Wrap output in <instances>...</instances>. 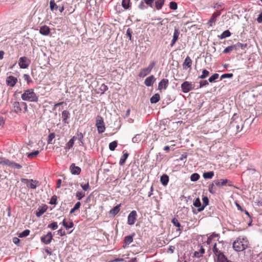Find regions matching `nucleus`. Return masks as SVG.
I'll return each mask as SVG.
<instances>
[{"label":"nucleus","instance_id":"22","mask_svg":"<svg viewBox=\"0 0 262 262\" xmlns=\"http://www.w3.org/2000/svg\"><path fill=\"white\" fill-rule=\"evenodd\" d=\"M193 205L198 208V211L201 212L204 210V207L201 204L200 200L199 198H196L193 202Z\"/></svg>","mask_w":262,"mask_h":262},{"label":"nucleus","instance_id":"7","mask_svg":"<svg viewBox=\"0 0 262 262\" xmlns=\"http://www.w3.org/2000/svg\"><path fill=\"white\" fill-rule=\"evenodd\" d=\"M181 90L184 93H187L194 88V84L192 82L185 81L181 84Z\"/></svg>","mask_w":262,"mask_h":262},{"label":"nucleus","instance_id":"58","mask_svg":"<svg viewBox=\"0 0 262 262\" xmlns=\"http://www.w3.org/2000/svg\"><path fill=\"white\" fill-rule=\"evenodd\" d=\"M172 223L176 227H180L181 226L180 223L179 222L178 220L176 218H174L172 220Z\"/></svg>","mask_w":262,"mask_h":262},{"label":"nucleus","instance_id":"64","mask_svg":"<svg viewBox=\"0 0 262 262\" xmlns=\"http://www.w3.org/2000/svg\"><path fill=\"white\" fill-rule=\"evenodd\" d=\"M257 21L259 23H261L262 22V12L260 13V14L258 15V17L257 18Z\"/></svg>","mask_w":262,"mask_h":262},{"label":"nucleus","instance_id":"6","mask_svg":"<svg viewBox=\"0 0 262 262\" xmlns=\"http://www.w3.org/2000/svg\"><path fill=\"white\" fill-rule=\"evenodd\" d=\"M155 64V61H152L149 64L147 68L142 69L138 74V76L140 77H144L147 76L151 72Z\"/></svg>","mask_w":262,"mask_h":262},{"label":"nucleus","instance_id":"9","mask_svg":"<svg viewBox=\"0 0 262 262\" xmlns=\"http://www.w3.org/2000/svg\"><path fill=\"white\" fill-rule=\"evenodd\" d=\"M214 183L215 184V186L220 188L226 185L229 186H233L232 182L228 180V179L215 180H214Z\"/></svg>","mask_w":262,"mask_h":262},{"label":"nucleus","instance_id":"19","mask_svg":"<svg viewBox=\"0 0 262 262\" xmlns=\"http://www.w3.org/2000/svg\"><path fill=\"white\" fill-rule=\"evenodd\" d=\"M156 79L154 75H150L149 77H147L145 81L144 84L147 86H150L152 85L154 82L155 81Z\"/></svg>","mask_w":262,"mask_h":262},{"label":"nucleus","instance_id":"14","mask_svg":"<svg viewBox=\"0 0 262 262\" xmlns=\"http://www.w3.org/2000/svg\"><path fill=\"white\" fill-rule=\"evenodd\" d=\"M169 81L167 79H163L158 84V89L161 91L162 90H166L168 86Z\"/></svg>","mask_w":262,"mask_h":262},{"label":"nucleus","instance_id":"18","mask_svg":"<svg viewBox=\"0 0 262 262\" xmlns=\"http://www.w3.org/2000/svg\"><path fill=\"white\" fill-rule=\"evenodd\" d=\"M135 233H133L132 235H127L124 237V245L123 246L124 248L126 246L129 245L130 244H131L133 242V238H134V236H135Z\"/></svg>","mask_w":262,"mask_h":262},{"label":"nucleus","instance_id":"54","mask_svg":"<svg viewBox=\"0 0 262 262\" xmlns=\"http://www.w3.org/2000/svg\"><path fill=\"white\" fill-rule=\"evenodd\" d=\"M8 159L3 157H0V164L3 165H7Z\"/></svg>","mask_w":262,"mask_h":262},{"label":"nucleus","instance_id":"37","mask_svg":"<svg viewBox=\"0 0 262 262\" xmlns=\"http://www.w3.org/2000/svg\"><path fill=\"white\" fill-rule=\"evenodd\" d=\"M215 184L214 183V181L213 183L209 186L208 190L210 193L214 194L216 193V189L215 187Z\"/></svg>","mask_w":262,"mask_h":262},{"label":"nucleus","instance_id":"4","mask_svg":"<svg viewBox=\"0 0 262 262\" xmlns=\"http://www.w3.org/2000/svg\"><path fill=\"white\" fill-rule=\"evenodd\" d=\"M213 236L212 235L208 237L207 243L208 245H213L212 251L215 256L223 253V244L221 242L214 243L213 242Z\"/></svg>","mask_w":262,"mask_h":262},{"label":"nucleus","instance_id":"10","mask_svg":"<svg viewBox=\"0 0 262 262\" xmlns=\"http://www.w3.org/2000/svg\"><path fill=\"white\" fill-rule=\"evenodd\" d=\"M18 81L17 78L13 76H9L6 80V84L11 88L14 87Z\"/></svg>","mask_w":262,"mask_h":262},{"label":"nucleus","instance_id":"40","mask_svg":"<svg viewBox=\"0 0 262 262\" xmlns=\"http://www.w3.org/2000/svg\"><path fill=\"white\" fill-rule=\"evenodd\" d=\"M130 0H122V6L125 9H127L130 6Z\"/></svg>","mask_w":262,"mask_h":262},{"label":"nucleus","instance_id":"49","mask_svg":"<svg viewBox=\"0 0 262 262\" xmlns=\"http://www.w3.org/2000/svg\"><path fill=\"white\" fill-rule=\"evenodd\" d=\"M55 137V135L54 133H51L49 134V135L48 136V144H52V140H53V139Z\"/></svg>","mask_w":262,"mask_h":262},{"label":"nucleus","instance_id":"60","mask_svg":"<svg viewBox=\"0 0 262 262\" xmlns=\"http://www.w3.org/2000/svg\"><path fill=\"white\" fill-rule=\"evenodd\" d=\"M77 136H78V139L79 141L81 142V144L83 145V142L82 141L83 138V134L81 133H80L79 134H77Z\"/></svg>","mask_w":262,"mask_h":262},{"label":"nucleus","instance_id":"57","mask_svg":"<svg viewBox=\"0 0 262 262\" xmlns=\"http://www.w3.org/2000/svg\"><path fill=\"white\" fill-rule=\"evenodd\" d=\"M155 0H144V3L150 7H153V3Z\"/></svg>","mask_w":262,"mask_h":262},{"label":"nucleus","instance_id":"31","mask_svg":"<svg viewBox=\"0 0 262 262\" xmlns=\"http://www.w3.org/2000/svg\"><path fill=\"white\" fill-rule=\"evenodd\" d=\"M204 253L205 250L203 248V247H201L199 251H196L194 252V256L195 257L199 258L201 257Z\"/></svg>","mask_w":262,"mask_h":262},{"label":"nucleus","instance_id":"53","mask_svg":"<svg viewBox=\"0 0 262 262\" xmlns=\"http://www.w3.org/2000/svg\"><path fill=\"white\" fill-rule=\"evenodd\" d=\"M203 201V207H204V209L205 207L208 205L209 203V199L207 196H204L202 199Z\"/></svg>","mask_w":262,"mask_h":262},{"label":"nucleus","instance_id":"11","mask_svg":"<svg viewBox=\"0 0 262 262\" xmlns=\"http://www.w3.org/2000/svg\"><path fill=\"white\" fill-rule=\"evenodd\" d=\"M137 212L135 210L131 211L127 217V224L129 225H134L137 220Z\"/></svg>","mask_w":262,"mask_h":262},{"label":"nucleus","instance_id":"1","mask_svg":"<svg viewBox=\"0 0 262 262\" xmlns=\"http://www.w3.org/2000/svg\"><path fill=\"white\" fill-rule=\"evenodd\" d=\"M12 111L18 115L25 114L28 111V105L24 101L12 102Z\"/></svg>","mask_w":262,"mask_h":262},{"label":"nucleus","instance_id":"23","mask_svg":"<svg viewBox=\"0 0 262 262\" xmlns=\"http://www.w3.org/2000/svg\"><path fill=\"white\" fill-rule=\"evenodd\" d=\"M62 225L67 229H69L72 228L74 226L73 222L71 220H69L67 221L66 219H64L62 221Z\"/></svg>","mask_w":262,"mask_h":262},{"label":"nucleus","instance_id":"50","mask_svg":"<svg viewBox=\"0 0 262 262\" xmlns=\"http://www.w3.org/2000/svg\"><path fill=\"white\" fill-rule=\"evenodd\" d=\"M23 78H24V80L27 81L28 84H29L30 83L32 82V80L30 75L28 74H24Z\"/></svg>","mask_w":262,"mask_h":262},{"label":"nucleus","instance_id":"55","mask_svg":"<svg viewBox=\"0 0 262 262\" xmlns=\"http://www.w3.org/2000/svg\"><path fill=\"white\" fill-rule=\"evenodd\" d=\"M50 204L52 205H56L57 204V196L53 195L50 201Z\"/></svg>","mask_w":262,"mask_h":262},{"label":"nucleus","instance_id":"35","mask_svg":"<svg viewBox=\"0 0 262 262\" xmlns=\"http://www.w3.org/2000/svg\"><path fill=\"white\" fill-rule=\"evenodd\" d=\"M38 182L36 180H30V182L29 184H28V187H29L31 189H35L37 186V184Z\"/></svg>","mask_w":262,"mask_h":262},{"label":"nucleus","instance_id":"56","mask_svg":"<svg viewBox=\"0 0 262 262\" xmlns=\"http://www.w3.org/2000/svg\"><path fill=\"white\" fill-rule=\"evenodd\" d=\"M232 77H233V74H232V73L224 74H223L221 76V79H223L224 78H232Z\"/></svg>","mask_w":262,"mask_h":262},{"label":"nucleus","instance_id":"17","mask_svg":"<svg viewBox=\"0 0 262 262\" xmlns=\"http://www.w3.org/2000/svg\"><path fill=\"white\" fill-rule=\"evenodd\" d=\"M47 209L48 206L46 205L39 207L36 211V215L37 217H40L47 210Z\"/></svg>","mask_w":262,"mask_h":262},{"label":"nucleus","instance_id":"26","mask_svg":"<svg viewBox=\"0 0 262 262\" xmlns=\"http://www.w3.org/2000/svg\"><path fill=\"white\" fill-rule=\"evenodd\" d=\"M169 181V177L166 174H163L161 177L160 182L164 186H166Z\"/></svg>","mask_w":262,"mask_h":262},{"label":"nucleus","instance_id":"52","mask_svg":"<svg viewBox=\"0 0 262 262\" xmlns=\"http://www.w3.org/2000/svg\"><path fill=\"white\" fill-rule=\"evenodd\" d=\"M169 8L171 10H175L178 8V5L176 2H171L169 4Z\"/></svg>","mask_w":262,"mask_h":262},{"label":"nucleus","instance_id":"41","mask_svg":"<svg viewBox=\"0 0 262 262\" xmlns=\"http://www.w3.org/2000/svg\"><path fill=\"white\" fill-rule=\"evenodd\" d=\"M39 153L38 150H35L32 152L29 153L27 155V157L28 158L33 159L34 157H36Z\"/></svg>","mask_w":262,"mask_h":262},{"label":"nucleus","instance_id":"42","mask_svg":"<svg viewBox=\"0 0 262 262\" xmlns=\"http://www.w3.org/2000/svg\"><path fill=\"white\" fill-rule=\"evenodd\" d=\"M209 74V72L206 69H204L202 71V74L201 75L199 76V78L201 79H205L206 78Z\"/></svg>","mask_w":262,"mask_h":262},{"label":"nucleus","instance_id":"28","mask_svg":"<svg viewBox=\"0 0 262 262\" xmlns=\"http://www.w3.org/2000/svg\"><path fill=\"white\" fill-rule=\"evenodd\" d=\"M121 204L117 205L115 207H114L112 209H111L110 211V214L115 216L120 211Z\"/></svg>","mask_w":262,"mask_h":262},{"label":"nucleus","instance_id":"2","mask_svg":"<svg viewBox=\"0 0 262 262\" xmlns=\"http://www.w3.org/2000/svg\"><path fill=\"white\" fill-rule=\"evenodd\" d=\"M249 242L246 237L239 236L233 243V249L238 252L242 251L248 247Z\"/></svg>","mask_w":262,"mask_h":262},{"label":"nucleus","instance_id":"43","mask_svg":"<svg viewBox=\"0 0 262 262\" xmlns=\"http://www.w3.org/2000/svg\"><path fill=\"white\" fill-rule=\"evenodd\" d=\"M80 206H81V203L80 202H77L75 204L74 207L70 210V213L72 214L73 212H74V211L75 210L78 209L80 208Z\"/></svg>","mask_w":262,"mask_h":262},{"label":"nucleus","instance_id":"15","mask_svg":"<svg viewBox=\"0 0 262 262\" xmlns=\"http://www.w3.org/2000/svg\"><path fill=\"white\" fill-rule=\"evenodd\" d=\"M214 262H230L225 256V255L222 253L217 256H214Z\"/></svg>","mask_w":262,"mask_h":262},{"label":"nucleus","instance_id":"39","mask_svg":"<svg viewBox=\"0 0 262 262\" xmlns=\"http://www.w3.org/2000/svg\"><path fill=\"white\" fill-rule=\"evenodd\" d=\"M219 77V75L217 73L213 74L211 76H210L208 80L210 82H214L215 81V80L218 79Z\"/></svg>","mask_w":262,"mask_h":262},{"label":"nucleus","instance_id":"3","mask_svg":"<svg viewBox=\"0 0 262 262\" xmlns=\"http://www.w3.org/2000/svg\"><path fill=\"white\" fill-rule=\"evenodd\" d=\"M21 98L23 101L28 102H37L38 100V97L37 94L34 92L32 89H28L25 90L24 93L21 95Z\"/></svg>","mask_w":262,"mask_h":262},{"label":"nucleus","instance_id":"47","mask_svg":"<svg viewBox=\"0 0 262 262\" xmlns=\"http://www.w3.org/2000/svg\"><path fill=\"white\" fill-rule=\"evenodd\" d=\"M48 228L51 229L52 230H56L58 228V225L57 222H53L50 224H49Z\"/></svg>","mask_w":262,"mask_h":262},{"label":"nucleus","instance_id":"8","mask_svg":"<svg viewBox=\"0 0 262 262\" xmlns=\"http://www.w3.org/2000/svg\"><path fill=\"white\" fill-rule=\"evenodd\" d=\"M31 63V60L26 56L21 57L18 60V65L21 69L27 68Z\"/></svg>","mask_w":262,"mask_h":262},{"label":"nucleus","instance_id":"48","mask_svg":"<svg viewBox=\"0 0 262 262\" xmlns=\"http://www.w3.org/2000/svg\"><path fill=\"white\" fill-rule=\"evenodd\" d=\"M85 195V193L81 191H77L76 193V196L79 200H81Z\"/></svg>","mask_w":262,"mask_h":262},{"label":"nucleus","instance_id":"44","mask_svg":"<svg viewBox=\"0 0 262 262\" xmlns=\"http://www.w3.org/2000/svg\"><path fill=\"white\" fill-rule=\"evenodd\" d=\"M30 231L28 229H26L19 234V237H26L30 234Z\"/></svg>","mask_w":262,"mask_h":262},{"label":"nucleus","instance_id":"29","mask_svg":"<svg viewBox=\"0 0 262 262\" xmlns=\"http://www.w3.org/2000/svg\"><path fill=\"white\" fill-rule=\"evenodd\" d=\"M7 166H9L11 167H15L17 169H20L22 167L21 165H20L19 164L16 163L13 161H11L9 160H8V163L7 164Z\"/></svg>","mask_w":262,"mask_h":262},{"label":"nucleus","instance_id":"5","mask_svg":"<svg viewBox=\"0 0 262 262\" xmlns=\"http://www.w3.org/2000/svg\"><path fill=\"white\" fill-rule=\"evenodd\" d=\"M96 126L97 128L98 132L99 134H102L104 132L105 127L103 118L98 115L96 119Z\"/></svg>","mask_w":262,"mask_h":262},{"label":"nucleus","instance_id":"25","mask_svg":"<svg viewBox=\"0 0 262 262\" xmlns=\"http://www.w3.org/2000/svg\"><path fill=\"white\" fill-rule=\"evenodd\" d=\"M129 154L126 150H123V155L120 158V160L119 161V164L120 165H123L126 161V160L128 157Z\"/></svg>","mask_w":262,"mask_h":262},{"label":"nucleus","instance_id":"59","mask_svg":"<svg viewBox=\"0 0 262 262\" xmlns=\"http://www.w3.org/2000/svg\"><path fill=\"white\" fill-rule=\"evenodd\" d=\"M209 84V83L207 80H202L200 82V88H201L204 86L207 85Z\"/></svg>","mask_w":262,"mask_h":262},{"label":"nucleus","instance_id":"30","mask_svg":"<svg viewBox=\"0 0 262 262\" xmlns=\"http://www.w3.org/2000/svg\"><path fill=\"white\" fill-rule=\"evenodd\" d=\"M160 99V95L159 94H155L150 98V101L151 103H156L158 102Z\"/></svg>","mask_w":262,"mask_h":262},{"label":"nucleus","instance_id":"46","mask_svg":"<svg viewBox=\"0 0 262 262\" xmlns=\"http://www.w3.org/2000/svg\"><path fill=\"white\" fill-rule=\"evenodd\" d=\"M50 7L52 11L57 10L58 9L57 5L55 3L54 1H51L50 2Z\"/></svg>","mask_w":262,"mask_h":262},{"label":"nucleus","instance_id":"33","mask_svg":"<svg viewBox=\"0 0 262 262\" xmlns=\"http://www.w3.org/2000/svg\"><path fill=\"white\" fill-rule=\"evenodd\" d=\"M233 50H236V46L232 45L226 48L223 51L224 53H229Z\"/></svg>","mask_w":262,"mask_h":262},{"label":"nucleus","instance_id":"27","mask_svg":"<svg viewBox=\"0 0 262 262\" xmlns=\"http://www.w3.org/2000/svg\"><path fill=\"white\" fill-rule=\"evenodd\" d=\"M165 3V0H156L155 2V7L158 10H161Z\"/></svg>","mask_w":262,"mask_h":262},{"label":"nucleus","instance_id":"63","mask_svg":"<svg viewBox=\"0 0 262 262\" xmlns=\"http://www.w3.org/2000/svg\"><path fill=\"white\" fill-rule=\"evenodd\" d=\"M58 234L60 235V236H62L66 235V232L64 231H63L62 229H60L58 230Z\"/></svg>","mask_w":262,"mask_h":262},{"label":"nucleus","instance_id":"61","mask_svg":"<svg viewBox=\"0 0 262 262\" xmlns=\"http://www.w3.org/2000/svg\"><path fill=\"white\" fill-rule=\"evenodd\" d=\"M235 46H236V49L237 48H241L242 49H243L244 48H245L247 47V44H243L240 42H238L237 44L234 45Z\"/></svg>","mask_w":262,"mask_h":262},{"label":"nucleus","instance_id":"12","mask_svg":"<svg viewBox=\"0 0 262 262\" xmlns=\"http://www.w3.org/2000/svg\"><path fill=\"white\" fill-rule=\"evenodd\" d=\"M180 32L178 28L175 27L174 29V33L173 35V38L170 44L171 47H172L178 40Z\"/></svg>","mask_w":262,"mask_h":262},{"label":"nucleus","instance_id":"16","mask_svg":"<svg viewBox=\"0 0 262 262\" xmlns=\"http://www.w3.org/2000/svg\"><path fill=\"white\" fill-rule=\"evenodd\" d=\"M50 32V29L47 26L44 25L40 28L39 33L43 35H49Z\"/></svg>","mask_w":262,"mask_h":262},{"label":"nucleus","instance_id":"13","mask_svg":"<svg viewBox=\"0 0 262 262\" xmlns=\"http://www.w3.org/2000/svg\"><path fill=\"white\" fill-rule=\"evenodd\" d=\"M52 239V233L49 232L46 235L41 237V241L45 244H49L51 243Z\"/></svg>","mask_w":262,"mask_h":262},{"label":"nucleus","instance_id":"36","mask_svg":"<svg viewBox=\"0 0 262 262\" xmlns=\"http://www.w3.org/2000/svg\"><path fill=\"white\" fill-rule=\"evenodd\" d=\"M214 172L212 171L204 172L203 176L204 179H212L214 176Z\"/></svg>","mask_w":262,"mask_h":262},{"label":"nucleus","instance_id":"24","mask_svg":"<svg viewBox=\"0 0 262 262\" xmlns=\"http://www.w3.org/2000/svg\"><path fill=\"white\" fill-rule=\"evenodd\" d=\"M192 61L190 57L189 56H187L184 60V62L183 63V66L185 69L191 68L192 66Z\"/></svg>","mask_w":262,"mask_h":262},{"label":"nucleus","instance_id":"21","mask_svg":"<svg viewBox=\"0 0 262 262\" xmlns=\"http://www.w3.org/2000/svg\"><path fill=\"white\" fill-rule=\"evenodd\" d=\"M61 115H62V122L64 124H68L69 123V121H68V119L70 117V113H69V112L68 111L64 110V111L62 112Z\"/></svg>","mask_w":262,"mask_h":262},{"label":"nucleus","instance_id":"51","mask_svg":"<svg viewBox=\"0 0 262 262\" xmlns=\"http://www.w3.org/2000/svg\"><path fill=\"white\" fill-rule=\"evenodd\" d=\"M80 186L84 191H87L90 189L89 182L85 184L81 183Z\"/></svg>","mask_w":262,"mask_h":262},{"label":"nucleus","instance_id":"32","mask_svg":"<svg viewBox=\"0 0 262 262\" xmlns=\"http://www.w3.org/2000/svg\"><path fill=\"white\" fill-rule=\"evenodd\" d=\"M76 139L75 136H73L69 141L66 144V148L68 149L71 148L74 144L75 140Z\"/></svg>","mask_w":262,"mask_h":262},{"label":"nucleus","instance_id":"38","mask_svg":"<svg viewBox=\"0 0 262 262\" xmlns=\"http://www.w3.org/2000/svg\"><path fill=\"white\" fill-rule=\"evenodd\" d=\"M117 145L118 143L117 141H113L109 144V149L111 151H114L117 146Z\"/></svg>","mask_w":262,"mask_h":262},{"label":"nucleus","instance_id":"45","mask_svg":"<svg viewBox=\"0 0 262 262\" xmlns=\"http://www.w3.org/2000/svg\"><path fill=\"white\" fill-rule=\"evenodd\" d=\"M200 178V175L197 173H194L191 174L190 180L191 181H196Z\"/></svg>","mask_w":262,"mask_h":262},{"label":"nucleus","instance_id":"34","mask_svg":"<svg viewBox=\"0 0 262 262\" xmlns=\"http://www.w3.org/2000/svg\"><path fill=\"white\" fill-rule=\"evenodd\" d=\"M231 33L229 30H226L224 31L219 36V38L220 39H223L226 37H229L231 35Z\"/></svg>","mask_w":262,"mask_h":262},{"label":"nucleus","instance_id":"20","mask_svg":"<svg viewBox=\"0 0 262 262\" xmlns=\"http://www.w3.org/2000/svg\"><path fill=\"white\" fill-rule=\"evenodd\" d=\"M70 169L73 174H79L81 172V168L78 166H76L74 163L72 164L70 166Z\"/></svg>","mask_w":262,"mask_h":262},{"label":"nucleus","instance_id":"62","mask_svg":"<svg viewBox=\"0 0 262 262\" xmlns=\"http://www.w3.org/2000/svg\"><path fill=\"white\" fill-rule=\"evenodd\" d=\"M132 31H131V30L128 28L127 30V31H126V34L129 37V40H132Z\"/></svg>","mask_w":262,"mask_h":262}]
</instances>
